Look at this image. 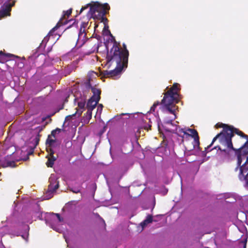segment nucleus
<instances>
[{
    "label": "nucleus",
    "instance_id": "1",
    "mask_svg": "<svg viewBox=\"0 0 248 248\" xmlns=\"http://www.w3.org/2000/svg\"><path fill=\"white\" fill-rule=\"evenodd\" d=\"M123 46L124 49L122 50L115 42L110 52L108 53L107 62L105 64V66L110 68L112 65H114L115 68L113 70L103 71V74L105 76L116 79L121 74L123 69L127 67L129 53L125 45L124 44Z\"/></svg>",
    "mask_w": 248,
    "mask_h": 248
},
{
    "label": "nucleus",
    "instance_id": "2",
    "mask_svg": "<svg viewBox=\"0 0 248 248\" xmlns=\"http://www.w3.org/2000/svg\"><path fill=\"white\" fill-rule=\"evenodd\" d=\"M82 93H77L75 95V103H77L78 109L77 111L80 115L84 108L87 97L91 94L90 91L93 95L88 100L87 103V111L86 118L90 119L92 118V110L95 108L100 99L101 91L100 89L91 86L90 81H87L82 86Z\"/></svg>",
    "mask_w": 248,
    "mask_h": 248
},
{
    "label": "nucleus",
    "instance_id": "3",
    "mask_svg": "<svg viewBox=\"0 0 248 248\" xmlns=\"http://www.w3.org/2000/svg\"><path fill=\"white\" fill-rule=\"evenodd\" d=\"M216 128L223 127V132L217 134L213 140L212 143L210 145L211 146L213 143L217 139H219L220 143L225 146L227 147L228 149L232 150H235L233 147L232 139L235 133V128L233 126H228L227 124L222 123H217L216 125Z\"/></svg>",
    "mask_w": 248,
    "mask_h": 248
},
{
    "label": "nucleus",
    "instance_id": "4",
    "mask_svg": "<svg viewBox=\"0 0 248 248\" xmlns=\"http://www.w3.org/2000/svg\"><path fill=\"white\" fill-rule=\"evenodd\" d=\"M216 128L223 127V132L217 134L213 140L212 143L210 145L211 146L213 143L217 139H219L220 143L225 146L227 147L228 149L232 150H235L233 147L232 139L235 133V128L233 126H228L227 124L222 123H217L216 125Z\"/></svg>",
    "mask_w": 248,
    "mask_h": 248
},
{
    "label": "nucleus",
    "instance_id": "5",
    "mask_svg": "<svg viewBox=\"0 0 248 248\" xmlns=\"http://www.w3.org/2000/svg\"><path fill=\"white\" fill-rule=\"evenodd\" d=\"M180 85L174 83L170 89L165 93L162 103L170 112L174 113L176 108L175 104L178 103L180 100L178 91L180 90Z\"/></svg>",
    "mask_w": 248,
    "mask_h": 248
},
{
    "label": "nucleus",
    "instance_id": "6",
    "mask_svg": "<svg viewBox=\"0 0 248 248\" xmlns=\"http://www.w3.org/2000/svg\"><path fill=\"white\" fill-rule=\"evenodd\" d=\"M237 167L235 169L236 171L239 170L238 178L244 183L245 187H248V155L237 154Z\"/></svg>",
    "mask_w": 248,
    "mask_h": 248
},
{
    "label": "nucleus",
    "instance_id": "7",
    "mask_svg": "<svg viewBox=\"0 0 248 248\" xmlns=\"http://www.w3.org/2000/svg\"><path fill=\"white\" fill-rule=\"evenodd\" d=\"M90 7L89 14L91 17L94 19L103 18L104 16L106 14L107 11L109 9V6L108 3L101 4L98 2L93 3L87 4L84 7H82L80 11V14L86 9Z\"/></svg>",
    "mask_w": 248,
    "mask_h": 248
},
{
    "label": "nucleus",
    "instance_id": "8",
    "mask_svg": "<svg viewBox=\"0 0 248 248\" xmlns=\"http://www.w3.org/2000/svg\"><path fill=\"white\" fill-rule=\"evenodd\" d=\"M170 131L177 134L179 136L182 138H184L185 135L191 136L194 138V141L197 144H200L198 133L195 129L189 128H182L179 126H176L175 129H171Z\"/></svg>",
    "mask_w": 248,
    "mask_h": 248
},
{
    "label": "nucleus",
    "instance_id": "9",
    "mask_svg": "<svg viewBox=\"0 0 248 248\" xmlns=\"http://www.w3.org/2000/svg\"><path fill=\"white\" fill-rule=\"evenodd\" d=\"M55 174H51L49 178V185L45 196V199L48 200L53 197V193L59 187V182Z\"/></svg>",
    "mask_w": 248,
    "mask_h": 248
},
{
    "label": "nucleus",
    "instance_id": "10",
    "mask_svg": "<svg viewBox=\"0 0 248 248\" xmlns=\"http://www.w3.org/2000/svg\"><path fill=\"white\" fill-rule=\"evenodd\" d=\"M15 0H0V3H3L0 9V19L10 15L11 8L15 5Z\"/></svg>",
    "mask_w": 248,
    "mask_h": 248
},
{
    "label": "nucleus",
    "instance_id": "11",
    "mask_svg": "<svg viewBox=\"0 0 248 248\" xmlns=\"http://www.w3.org/2000/svg\"><path fill=\"white\" fill-rule=\"evenodd\" d=\"M235 133L240 135L241 137L247 139V140L245 143L238 150H234L236 155L241 154L242 155H248V136L244 134L238 129H235Z\"/></svg>",
    "mask_w": 248,
    "mask_h": 248
},
{
    "label": "nucleus",
    "instance_id": "12",
    "mask_svg": "<svg viewBox=\"0 0 248 248\" xmlns=\"http://www.w3.org/2000/svg\"><path fill=\"white\" fill-rule=\"evenodd\" d=\"M63 24V23H62V19H61L57 24V25L49 32L48 35L46 36L42 40V43H41L40 46L41 47H45L47 42L49 40V38L50 36H53L54 32Z\"/></svg>",
    "mask_w": 248,
    "mask_h": 248
},
{
    "label": "nucleus",
    "instance_id": "13",
    "mask_svg": "<svg viewBox=\"0 0 248 248\" xmlns=\"http://www.w3.org/2000/svg\"><path fill=\"white\" fill-rule=\"evenodd\" d=\"M164 108H165V109H166V110L169 112L170 113V114H173V117L171 118V119H166L164 121V123L166 124H170L171 126H172V128H167L166 129V130L169 132H170V130L171 129H175L176 126H178L177 125H174L173 124H172V122L175 120L176 118V114H175V112H176V110H177L178 109V107L177 106H176V108H177L176 109H175L174 111V113H171L170 112L165 106H164Z\"/></svg>",
    "mask_w": 248,
    "mask_h": 248
},
{
    "label": "nucleus",
    "instance_id": "14",
    "mask_svg": "<svg viewBox=\"0 0 248 248\" xmlns=\"http://www.w3.org/2000/svg\"><path fill=\"white\" fill-rule=\"evenodd\" d=\"M86 33L85 32L81 31H79L78 33V39L77 42V46L78 47H80L82 46L87 40V38L86 37Z\"/></svg>",
    "mask_w": 248,
    "mask_h": 248
},
{
    "label": "nucleus",
    "instance_id": "15",
    "mask_svg": "<svg viewBox=\"0 0 248 248\" xmlns=\"http://www.w3.org/2000/svg\"><path fill=\"white\" fill-rule=\"evenodd\" d=\"M47 152L49 154V156L48 157V160L46 164L48 167H52L55 161L57 159V157L54 156V152L53 150L50 149V151H49L47 149Z\"/></svg>",
    "mask_w": 248,
    "mask_h": 248
},
{
    "label": "nucleus",
    "instance_id": "16",
    "mask_svg": "<svg viewBox=\"0 0 248 248\" xmlns=\"http://www.w3.org/2000/svg\"><path fill=\"white\" fill-rule=\"evenodd\" d=\"M153 217L151 215H148L146 218L140 223V225L143 229L148 224L153 222Z\"/></svg>",
    "mask_w": 248,
    "mask_h": 248
},
{
    "label": "nucleus",
    "instance_id": "17",
    "mask_svg": "<svg viewBox=\"0 0 248 248\" xmlns=\"http://www.w3.org/2000/svg\"><path fill=\"white\" fill-rule=\"evenodd\" d=\"M55 142V140L51 139L50 137L49 136L46 141V144L47 145L46 151L48 149V151H50V149L53 150V148L54 147V143Z\"/></svg>",
    "mask_w": 248,
    "mask_h": 248
},
{
    "label": "nucleus",
    "instance_id": "18",
    "mask_svg": "<svg viewBox=\"0 0 248 248\" xmlns=\"http://www.w3.org/2000/svg\"><path fill=\"white\" fill-rule=\"evenodd\" d=\"M1 166L3 168L7 167H14L15 166V162L11 161H6L5 162L2 163L0 161V167Z\"/></svg>",
    "mask_w": 248,
    "mask_h": 248
},
{
    "label": "nucleus",
    "instance_id": "19",
    "mask_svg": "<svg viewBox=\"0 0 248 248\" xmlns=\"http://www.w3.org/2000/svg\"><path fill=\"white\" fill-rule=\"evenodd\" d=\"M46 214L47 215H49L51 216V217L52 218H53L55 216H56L58 220V221L59 222H61L62 221H63V218L62 217H61L60 215L59 214H57V213H50V214H48L47 213H46Z\"/></svg>",
    "mask_w": 248,
    "mask_h": 248
},
{
    "label": "nucleus",
    "instance_id": "20",
    "mask_svg": "<svg viewBox=\"0 0 248 248\" xmlns=\"http://www.w3.org/2000/svg\"><path fill=\"white\" fill-rule=\"evenodd\" d=\"M159 103L158 102H155L154 105L152 106L150 108V112H154L156 107L159 105Z\"/></svg>",
    "mask_w": 248,
    "mask_h": 248
},
{
    "label": "nucleus",
    "instance_id": "21",
    "mask_svg": "<svg viewBox=\"0 0 248 248\" xmlns=\"http://www.w3.org/2000/svg\"><path fill=\"white\" fill-rule=\"evenodd\" d=\"M87 24H88V23H86V22L82 23V24L80 26V29L79 31H81L85 32V28H86Z\"/></svg>",
    "mask_w": 248,
    "mask_h": 248
},
{
    "label": "nucleus",
    "instance_id": "22",
    "mask_svg": "<svg viewBox=\"0 0 248 248\" xmlns=\"http://www.w3.org/2000/svg\"><path fill=\"white\" fill-rule=\"evenodd\" d=\"M72 9H70L66 11H63V17H65V16H69L72 13Z\"/></svg>",
    "mask_w": 248,
    "mask_h": 248
},
{
    "label": "nucleus",
    "instance_id": "23",
    "mask_svg": "<svg viewBox=\"0 0 248 248\" xmlns=\"http://www.w3.org/2000/svg\"><path fill=\"white\" fill-rule=\"evenodd\" d=\"M5 54L1 51H0V62H2L5 60Z\"/></svg>",
    "mask_w": 248,
    "mask_h": 248
},
{
    "label": "nucleus",
    "instance_id": "24",
    "mask_svg": "<svg viewBox=\"0 0 248 248\" xmlns=\"http://www.w3.org/2000/svg\"><path fill=\"white\" fill-rule=\"evenodd\" d=\"M61 129H60V128H56V129H55V130H54L52 131V132H51V135H52L53 137H55L56 134L57 133H60V132H61Z\"/></svg>",
    "mask_w": 248,
    "mask_h": 248
},
{
    "label": "nucleus",
    "instance_id": "25",
    "mask_svg": "<svg viewBox=\"0 0 248 248\" xmlns=\"http://www.w3.org/2000/svg\"><path fill=\"white\" fill-rule=\"evenodd\" d=\"M35 214H36V217L38 218H39L40 219H41V220L43 219V218H42V213L41 212H40V211L36 212L35 213Z\"/></svg>",
    "mask_w": 248,
    "mask_h": 248
},
{
    "label": "nucleus",
    "instance_id": "26",
    "mask_svg": "<svg viewBox=\"0 0 248 248\" xmlns=\"http://www.w3.org/2000/svg\"><path fill=\"white\" fill-rule=\"evenodd\" d=\"M104 32L106 33V34H107L108 33L110 34V32L108 30V26H107L106 25H105L104 28Z\"/></svg>",
    "mask_w": 248,
    "mask_h": 248
},
{
    "label": "nucleus",
    "instance_id": "27",
    "mask_svg": "<svg viewBox=\"0 0 248 248\" xmlns=\"http://www.w3.org/2000/svg\"><path fill=\"white\" fill-rule=\"evenodd\" d=\"M21 235L24 239L26 240V241H27L28 234L25 233V234H21Z\"/></svg>",
    "mask_w": 248,
    "mask_h": 248
},
{
    "label": "nucleus",
    "instance_id": "28",
    "mask_svg": "<svg viewBox=\"0 0 248 248\" xmlns=\"http://www.w3.org/2000/svg\"><path fill=\"white\" fill-rule=\"evenodd\" d=\"M103 107V106L102 104H99L97 108L98 111L101 112L102 110Z\"/></svg>",
    "mask_w": 248,
    "mask_h": 248
},
{
    "label": "nucleus",
    "instance_id": "29",
    "mask_svg": "<svg viewBox=\"0 0 248 248\" xmlns=\"http://www.w3.org/2000/svg\"><path fill=\"white\" fill-rule=\"evenodd\" d=\"M75 114H74L73 115H69V116H67L65 118V121H69L70 120L71 118H72V116H74Z\"/></svg>",
    "mask_w": 248,
    "mask_h": 248
},
{
    "label": "nucleus",
    "instance_id": "30",
    "mask_svg": "<svg viewBox=\"0 0 248 248\" xmlns=\"http://www.w3.org/2000/svg\"><path fill=\"white\" fill-rule=\"evenodd\" d=\"M72 55V53H68L65 57H63V59L66 58H70Z\"/></svg>",
    "mask_w": 248,
    "mask_h": 248
},
{
    "label": "nucleus",
    "instance_id": "31",
    "mask_svg": "<svg viewBox=\"0 0 248 248\" xmlns=\"http://www.w3.org/2000/svg\"><path fill=\"white\" fill-rule=\"evenodd\" d=\"M24 227L25 229H26V230H29V226H28V225H24Z\"/></svg>",
    "mask_w": 248,
    "mask_h": 248
},
{
    "label": "nucleus",
    "instance_id": "32",
    "mask_svg": "<svg viewBox=\"0 0 248 248\" xmlns=\"http://www.w3.org/2000/svg\"><path fill=\"white\" fill-rule=\"evenodd\" d=\"M129 114L128 113H122L120 114V117H122L123 116H124V115H128Z\"/></svg>",
    "mask_w": 248,
    "mask_h": 248
},
{
    "label": "nucleus",
    "instance_id": "33",
    "mask_svg": "<svg viewBox=\"0 0 248 248\" xmlns=\"http://www.w3.org/2000/svg\"><path fill=\"white\" fill-rule=\"evenodd\" d=\"M26 222L31 223L32 222V221L31 220H28L25 221Z\"/></svg>",
    "mask_w": 248,
    "mask_h": 248
},
{
    "label": "nucleus",
    "instance_id": "34",
    "mask_svg": "<svg viewBox=\"0 0 248 248\" xmlns=\"http://www.w3.org/2000/svg\"><path fill=\"white\" fill-rule=\"evenodd\" d=\"M73 191L74 192V193H78L79 192V190H73Z\"/></svg>",
    "mask_w": 248,
    "mask_h": 248
},
{
    "label": "nucleus",
    "instance_id": "35",
    "mask_svg": "<svg viewBox=\"0 0 248 248\" xmlns=\"http://www.w3.org/2000/svg\"><path fill=\"white\" fill-rule=\"evenodd\" d=\"M47 221H47V220L46 219V223H47Z\"/></svg>",
    "mask_w": 248,
    "mask_h": 248
},
{
    "label": "nucleus",
    "instance_id": "36",
    "mask_svg": "<svg viewBox=\"0 0 248 248\" xmlns=\"http://www.w3.org/2000/svg\"><path fill=\"white\" fill-rule=\"evenodd\" d=\"M65 241H66V242L68 243V242H67V239L66 238H65Z\"/></svg>",
    "mask_w": 248,
    "mask_h": 248
},
{
    "label": "nucleus",
    "instance_id": "37",
    "mask_svg": "<svg viewBox=\"0 0 248 248\" xmlns=\"http://www.w3.org/2000/svg\"><path fill=\"white\" fill-rule=\"evenodd\" d=\"M51 227L53 229V230H55V228H54L51 225Z\"/></svg>",
    "mask_w": 248,
    "mask_h": 248
}]
</instances>
